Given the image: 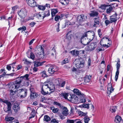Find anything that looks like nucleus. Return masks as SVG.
Instances as JSON below:
<instances>
[{"label":"nucleus","instance_id":"f8f14e48","mask_svg":"<svg viewBox=\"0 0 123 123\" xmlns=\"http://www.w3.org/2000/svg\"><path fill=\"white\" fill-rule=\"evenodd\" d=\"M41 52L38 53L36 54L37 56L39 59L43 58L44 56L43 49L41 47Z\"/></svg>","mask_w":123,"mask_h":123},{"label":"nucleus","instance_id":"412c9836","mask_svg":"<svg viewBox=\"0 0 123 123\" xmlns=\"http://www.w3.org/2000/svg\"><path fill=\"white\" fill-rule=\"evenodd\" d=\"M122 121L121 117L120 116H117L116 117L114 121L115 123H119Z\"/></svg>","mask_w":123,"mask_h":123},{"label":"nucleus","instance_id":"7ed1b4c3","mask_svg":"<svg viewBox=\"0 0 123 123\" xmlns=\"http://www.w3.org/2000/svg\"><path fill=\"white\" fill-rule=\"evenodd\" d=\"M29 75L26 74L23 76H21L20 78H18L16 80L13 82V84L10 86L11 88L12 89H16L18 88L19 86V85L22 82L23 79L28 80V77Z\"/></svg>","mask_w":123,"mask_h":123},{"label":"nucleus","instance_id":"5701e85b","mask_svg":"<svg viewBox=\"0 0 123 123\" xmlns=\"http://www.w3.org/2000/svg\"><path fill=\"white\" fill-rule=\"evenodd\" d=\"M95 48L96 45L95 43H91L89 46V49L90 51H92L94 50Z\"/></svg>","mask_w":123,"mask_h":123},{"label":"nucleus","instance_id":"6e6552de","mask_svg":"<svg viewBox=\"0 0 123 123\" xmlns=\"http://www.w3.org/2000/svg\"><path fill=\"white\" fill-rule=\"evenodd\" d=\"M120 60L119 59H118V61L117 62L116 64L117 70L116 73V75L115 77V80L116 81L118 79V75L119 73V69L120 66Z\"/></svg>","mask_w":123,"mask_h":123},{"label":"nucleus","instance_id":"58836bf2","mask_svg":"<svg viewBox=\"0 0 123 123\" xmlns=\"http://www.w3.org/2000/svg\"><path fill=\"white\" fill-rule=\"evenodd\" d=\"M73 95H71L69 94H68L67 96V99H68V100L71 101Z\"/></svg>","mask_w":123,"mask_h":123},{"label":"nucleus","instance_id":"6e6d98bb","mask_svg":"<svg viewBox=\"0 0 123 123\" xmlns=\"http://www.w3.org/2000/svg\"><path fill=\"white\" fill-rule=\"evenodd\" d=\"M51 122L53 123H58V120H56L55 119H54L52 120L51 121Z\"/></svg>","mask_w":123,"mask_h":123},{"label":"nucleus","instance_id":"de8ad7c7","mask_svg":"<svg viewBox=\"0 0 123 123\" xmlns=\"http://www.w3.org/2000/svg\"><path fill=\"white\" fill-rule=\"evenodd\" d=\"M105 24L107 26L110 23H111V21L107 19L105 21Z\"/></svg>","mask_w":123,"mask_h":123},{"label":"nucleus","instance_id":"680f3d73","mask_svg":"<svg viewBox=\"0 0 123 123\" xmlns=\"http://www.w3.org/2000/svg\"><path fill=\"white\" fill-rule=\"evenodd\" d=\"M7 69L9 71L11 69V67L9 65H7L6 67Z\"/></svg>","mask_w":123,"mask_h":123},{"label":"nucleus","instance_id":"f704fd0d","mask_svg":"<svg viewBox=\"0 0 123 123\" xmlns=\"http://www.w3.org/2000/svg\"><path fill=\"white\" fill-rule=\"evenodd\" d=\"M84 120L85 123H88V122L90 120V119L88 116H86L84 118Z\"/></svg>","mask_w":123,"mask_h":123},{"label":"nucleus","instance_id":"f257e3e1","mask_svg":"<svg viewBox=\"0 0 123 123\" xmlns=\"http://www.w3.org/2000/svg\"><path fill=\"white\" fill-rule=\"evenodd\" d=\"M95 33L93 31H89L84 32L81 37V42L84 45H87L94 38Z\"/></svg>","mask_w":123,"mask_h":123},{"label":"nucleus","instance_id":"39448f33","mask_svg":"<svg viewBox=\"0 0 123 123\" xmlns=\"http://www.w3.org/2000/svg\"><path fill=\"white\" fill-rule=\"evenodd\" d=\"M0 101L6 104L7 105V108L4 107V110L5 112L9 113L10 112L12 107V105L11 103L8 100H3L1 99H0Z\"/></svg>","mask_w":123,"mask_h":123},{"label":"nucleus","instance_id":"13d9d810","mask_svg":"<svg viewBox=\"0 0 123 123\" xmlns=\"http://www.w3.org/2000/svg\"><path fill=\"white\" fill-rule=\"evenodd\" d=\"M74 121L73 120H69L67 121V123H74Z\"/></svg>","mask_w":123,"mask_h":123},{"label":"nucleus","instance_id":"09e8293b","mask_svg":"<svg viewBox=\"0 0 123 123\" xmlns=\"http://www.w3.org/2000/svg\"><path fill=\"white\" fill-rule=\"evenodd\" d=\"M10 94L11 95H13L16 94V92L11 90H10Z\"/></svg>","mask_w":123,"mask_h":123},{"label":"nucleus","instance_id":"4468645a","mask_svg":"<svg viewBox=\"0 0 123 123\" xmlns=\"http://www.w3.org/2000/svg\"><path fill=\"white\" fill-rule=\"evenodd\" d=\"M13 109L16 112H17L20 110V107L18 103H15L13 106Z\"/></svg>","mask_w":123,"mask_h":123},{"label":"nucleus","instance_id":"dca6fc26","mask_svg":"<svg viewBox=\"0 0 123 123\" xmlns=\"http://www.w3.org/2000/svg\"><path fill=\"white\" fill-rule=\"evenodd\" d=\"M108 93L110 94L113 91L114 89L113 88L111 84H108Z\"/></svg>","mask_w":123,"mask_h":123},{"label":"nucleus","instance_id":"2eb2a0df","mask_svg":"<svg viewBox=\"0 0 123 123\" xmlns=\"http://www.w3.org/2000/svg\"><path fill=\"white\" fill-rule=\"evenodd\" d=\"M73 92L75 93L78 96H83L84 95L81 93V92L77 89H74L73 90Z\"/></svg>","mask_w":123,"mask_h":123},{"label":"nucleus","instance_id":"c756f323","mask_svg":"<svg viewBox=\"0 0 123 123\" xmlns=\"http://www.w3.org/2000/svg\"><path fill=\"white\" fill-rule=\"evenodd\" d=\"M50 108L51 110H52L53 112L54 113L57 112L59 110L57 108H55L54 107H51Z\"/></svg>","mask_w":123,"mask_h":123},{"label":"nucleus","instance_id":"e433bc0d","mask_svg":"<svg viewBox=\"0 0 123 123\" xmlns=\"http://www.w3.org/2000/svg\"><path fill=\"white\" fill-rule=\"evenodd\" d=\"M5 69H3L1 70V73H2L3 74L1 75H0V77H1V78L5 76L6 75V73L5 72Z\"/></svg>","mask_w":123,"mask_h":123},{"label":"nucleus","instance_id":"774afa93","mask_svg":"<svg viewBox=\"0 0 123 123\" xmlns=\"http://www.w3.org/2000/svg\"><path fill=\"white\" fill-rule=\"evenodd\" d=\"M34 40V39H33L31 40L29 43V45H31L33 43Z\"/></svg>","mask_w":123,"mask_h":123},{"label":"nucleus","instance_id":"c85d7f7f","mask_svg":"<svg viewBox=\"0 0 123 123\" xmlns=\"http://www.w3.org/2000/svg\"><path fill=\"white\" fill-rule=\"evenodd\" d=\"M117 108L116 106H112L110 107V110L112 112H115L116 111Z\"/></svg>","mask_w":123,"mask_h":123},{"label":"nucleus","instance_id":"ddd939ff","mask_svg":"<svg viewBox=\"0 0 123 123\" xmlns=\"http://www.w3.org/2000/svg\"><path fill=\"white\" fill-rule=\"evenodd\" d=\"M27 1V3L28 5L31 7H35L37 6V5L34 0H26Z\"/></svg>","mask_w":123,"mask_h":123},{"label":"nucleus","instance_id":"4c0bfd02","mask_svg":"<svg viewBox=\"0 0 123 123\" xmlns=\"http://www.w3.org/2000/svg\"><path fill=\"white\" fill-rule=\"evenodd\" d=\"M38 7L39 9L42 10H44L45 9V6L38 5Z\"/></svg>","mask_w":123,"mask_h":123},{"label":"nucleus","instance_id":"bb28decb","mask_svg":"<svg viewBox=\"0 0 123 123\" xmlns=\"http://www.w3.org/2000/svg\"><path fill=\"white\" fill-rule=\"evenodd\" d=\"M98 14V13L97 12L92 11L91 13L90 14V15L91 17H94L97 16Z\"/></svg>","mask_w":123,"mask_h":123},{"label":"nucleus","instance_id":"0eeeda50","mask_svg":"<svg viewBox=\"0 0 123 123\" xmlns=\"http://www.w3.org/2000/svg\"><path fill=\"white\" fill-rule=\"evenodd\" d=\"M27 11L25 9H21L18 12V14L21 18H24L27 15Z\"/></svg>","mask_w":123,"mask_h":123},{"label":"nucleus","instance_id":"3c124183","mask_svg":"<svg viewBox=\"0 0 123 123\" xmlns=\"http://www.w3.org/2000/svg\"><path fill=\"white\" fill-rule=\"evenodd\" d=\"M80 103H84L86 102V100L84 98H83L80 99Z\"/></svg>","mask_w":123,"mask_h":123},{"label":"nucleus","instance_id":"0e129e2a","mask_svg":"<svg viewBox=\"0 0 123 123\" xmlns=\"http://www.w3.org/2000/svg\"><path fill=\"white\" fill-rule=\"evenodd\" d=\"M30 89V91L31 93H34V92H35L34 91V90L33 88H31Z\"/></svg>","mask_w":123,"mask_h":123},{"label":"nucleus","instance_id":"1a4fd4ad","mask_svg":"<svg viewBox=\"0 0 123 123\" xmlns=\"http://www.w3.org/2000/svg\"><path fill=\"white\" fill-rule=\"evenodd\" d=\"M58 70L57 67L55 66H50L49 68L48 71L50 74H53Z\"/></svg>","mask_w":123,"mask_h":123},{"label":"nucleus","instance_id":"6ab92c4d","mask_svg":"<svg viewBox=\"0 0 123 123\" xmlns=\"http://www.w3.org/2000/svg\"><path fill=\"white\" fill-rule=\"evenodd\" d=\"M63 111L62 112V114L63 115L65 116H66L68 114V110L66 107L63 106L62 108Z\"/></svg>","mask_w":123,"mask_h":123},{"label":"nucleus","instance_id":"473e14b6","mask_svg":"<svg viewBox=\"0 0 123 123\" xmlns=\"http://www.w3.org/2000/svg\"><path fill=\"white\" fill-rule=\"evenodd\" d=\"M37 94L35 92L34 93H31L30 96L31 98H36L37 97Z\"/></svg>","mask_w":123,"mask_h":123},{"label":"nucleus","instance_id":"f03ea898","mask_svg":"<svg viewBox=\"0 0 123 123\" xmlns=\"http://www.w3.org/2000/svg\"><path fill=\"white\" fill-rule=\"evenodd\" d=\"M55 86L54 84L50 81L46 82L44 83L42 86L41 92L43 95H45L48 94V91H50L51 93L54 92Z\"/></svg>","mask_w":123,"mask_h":123},{"label":"nucleus","instance_id":"49530a36","mask_svg":"<svg viewBox=\"0 0 123 123\" xmlns=\"http://www.w3.org/2000/svg\"><path fill=\"white\" fill-rule=\"evenodd\" d=\"M71 24V23L69 21H67L65 23V27H68L69 25Z\"/></svg>","mask_w":123,"mask_h":123},{"label":"nucleus","instance_id":"423d86ee","mask_svg":"<svg viewBox=\"0 0 123 123\" xmlns=\"http://www.w3.org/2000/svg\"><path fill=\"white\" fill-rule=\"evenodd\" d=\"M27 90L25 89H21L17 91V95L18 97H20L21 98H25L27 95Z\"/></svg>","mask_w":123,"mask_h":123},{"label":"nucleus","instance_id":"4be33fe9","mask_svg":"<svg viewBox=\"0 0 123 123\" xmlns=\"http://www.w3.org/2000/svg\"><path fill=\"white\" fill-rule=\"evenodd\" d=\"M58 10L57 9H54L51 10V14L52 17H53L55 16V14L58 12Z\"/></svg>","mask_w":123,"mask_h":123},{"label":"nucleus","instance_id":"864d4df0","mask_svg":"<svg viewBox=\"0 0 123 123\" xmlns=\"http://www.w3.org/2000/svg\"><path fill=\"white\" fill-rule=\"evenodd\" d=\"M60 24L59 23H58L57 25L56 26V31L57 32H58L60 30H59Z\"/></svg>","mask_w":123,"mask_h":123},{"label":"nucleus","instance_id":"5fc2aeb1","mask_svg":"<svg viewBox=\"0 0 123 123\" xmlns=\"http://www.w3.org/2000/svg\"><path fill=\"white\" fill-rule=\"evenodd\" d=\"M68 62V59H65L63 61V63L65 64Z\"/></svg>","mask_w":123,"mask_h":123},{"label":"nucleus","instance_id":"4d7b16f0","mask_svg":"<svg viewBox=\"0 0 123 123\" xmlns=\"http://www.w3.org/2000/svg\"><path fill=\"white\" fill-rule=\"evenodd\" d=\"M89 104H84L83 106V107L85 108H88L89 107Z\"/></svg>","mask_w":123,"mask_h":123},{"label":"nucleus","instance_id":"9d476101","mask_svg":"<svg viewBox=\"0 0 123 123\" xmlns=\"http://www.w3.org/2000/svg\"><path fill=\"white\" fill-rule=\"evenodd\" d=\"M62 81L60 78H58L55 80V82L60 87H63L65 84V82L64 81L62 82Z\"/></svg>","mask_w":123,"mask_h":123},{"label":"nucleus","instance_id":"c9c22d12","mask_svg":"<svg viewBox=\"0 0 123 123\" xmlns=\"http://www.w3.org/2000/svg\"><path fill=\"white\" fill-rule=\"evenodd\" d=\"M91 78V76H86V79L85 80V81L87 82H89L90 81Z\"/></svg>","mask_w":123,"mask_h":123},{"label":"nucleus","instance_id":"bf43d9fd","mask_svg":"<svg viewBox=\"0 0 123 123\" xmlns=\"http://www.w3.org/2000/svg\"><path fill=\"white\" fill-rule=\"evenodd\" d=\"M22 65H18L17 67V70H18L20 69H21L22 68Z\"/></svg>","mask_w":123,"mask_h":123},{"label":"nucleus","instance_id":"72a5a7b5","mask_svg":"<svg viewBox=\"0 0 123 123\" xmlns=\"http://www.w3.org/2000/svg\"><path fill=\"white\" fill-rule=\"evenodd\" d=\"M43 14V12L41 13L39 12L38 14H37V17L38 18H42L43 19L44 18H43V16H42Z\"/></svg>","mask_w":123,"mask_h":123},{"label":"nucleus","instance_id":"f3484780","mask_svg":"<svg viewBox=\"0 0 123 123\" xmlns=\"http://www.w3.org/2000/svg\"><path fill=\"white\" fill-rule=\"evenodd\" d=\"M78 99L76 95H74L71 102L75 103H78Z\"/></svg>","mask_w":123,"mask_h":123},{"label":"nucleus","instance_id":"338daca9","mask_svg":"<svg viewBox=\"0 0 123 123\" xmlns=\"http://www.w3.org/2000/svg\"><path fill=\"white\" fill-rule=\"evenodd\" d=\"M103 46L104 47H106V48H107L110 46V44H109V45H107L106 44H103Z\"/></svg>","mask_w":123,"mask_h":123},{"label":"nucleus","instance_id":"37998d69","mask_svg":"<svg viewBox=\"0 0 123 123\" xmlns=\"http://www.w3.org/2000/svg\"><path fill=\"white\" fill-rule=\"evenodd\" d=\"M41 74H42V76L43 77L47 76V74H46V71H44L41 73Z\"/></svg>","mask_w":123,"mask_h":123},{"label":"nucleus","instance_id":"e2e57ef3","mask_svg":"<svg viewBox=\"0 0 123 123\" xmlns=\"http://www.w3.org/2000/svg\"><path fill=\"white\" fill-rule=\"evenodd\" d=\"M18 8L17 6H15L12 7V10L13 11H14Z\"/></svg>","mask_w":123,"mask_h":123},{"label":"nucleus","instance_id":"a18cd8bd","mask_svg":"<svg viewBox=\"0 0 123 123\" xmlns=\"http://www.w3.org/2000/svg\"><path fill=\"white\" fill-rule=\"evenodd\" d=\"M64 97L66 99L67 98V96L68 94L67 93H63L62 94Z\"/></svg>","mask_w":123,"mask_h":123},{"label":"nucleus","instance_id":"603ef678","mask_svg":"<svg viewBox=\"0 0 123 123\" xmlns=\"http://www.w3.org/2000/svg\"><path fill=\"white\" fill-rule=\"evenodd\" d=\"M36 23L34 22H32L30 24V25L31 27H33L36 24Z\"/></svg>","mask_w":123,"mask_h":123},{"label":"nucleus","instance_id":"a211bd4d","mask_svg":"<svg viewBox=\"0 0 123 123\" xmlns=\"http://www.w3.org/2000/svg\"><path fill=\"white\" fill-rule=\"evenodd\" d=\"M115 15L110 16V20L111 23H112L113 22H115L117 20V18L116 16H117V14L115 13Z\"/></svg>","mask_w":123,"mask_h":123},{"label":"nucleus","instance_id":"cd10ccee","mask_svg":"<svg viewBox=\"0 0 123 123\" xmlns=\"http://www.w3.org/2000/svg\"><path fill=\"white\" fill-rule=\"evenodd\" d=\"M43 63V62H36L34 64V66L35 67H37L40 66H42V64Z\"/></svg>","mask_w":123,"mask_h":123},{"label":"nucleus","instance_id":"a19ab883","mask_svg":"<svg viewBox=\"0 0 123 123\" xmlns=\"http://www.w3.org/2000/svg\"><path fill=\"white\" fill-rule=\"evenodd\" d=\"M70 32H71L70 31L68 32L67 33L66 36V37L69 40H71V37L72 36V35H68L69 33Z\"/></svg>","mask_w":123,"mask_h":123},{"label":"nucleus","instance_id":"b1692460","mask_svg":"<svg viewBox=\"0 0 123 123\" xmlns=\"http://www.w3.org/2000/svg\"><path fill=\"white\" fill-rule=\"evenodd\" d=\"M59 1L63 5H67L69 3L68 0H59Z\"/></svg>","mask_w":123,"mask_h":123},{"label":"nucleus","instance_id":"052dcab7","mask_svg":"<svg viewBox=\"0 0 123 123\" xmlns=\"http://www.w3.org/2000/svg\"><path fill=\"white\" fill-rule=\"evenodd\" d=\"M100 8H101L102 9H105V6L104 5H102L100 7Z\"/></svg>","mask_w":123,"mask_h":123},{"label":"nucleus","instance_id":"aec40b11","mask_svg":"<svg viewBox=\"0 0 123 123\" xmlns=\"http://www.w3.org/2000/svg\"><path fill=\"white\" fill-rule=\"evenodd\" d=\"M100 23L99 18H94V23L93 25L94 27H96Z\"/></svg>","mask_w":123,"mask_h":123},{"label":"nucleus","instance_id":"c03bdc74","mask_svg":"<svg viewBox=\"0 0 123 123\" xmlns=\"http://www.w3.org/2000/svg\"><path fill=\"white\" fill-rule=\"evenodd\" d=\"M61 18L60 16L56 15L55 17V21H57L60 19Z\"/></svg>","mask_w":123,"mask_h":123},{"label":"nucleus","instance_id":"7c9ffc66","mask_svg":"<svg viewBox=\"0 0 123 123\" xmlns=\"http://www.w3.org/2000/svg\"><path fill=\"white\" fill-rule=\"evenodd\" d=\"M53 104L54 105H56L59 106V107L62 109V108L63 106L61 105V104L59 103L56 101H54L53 103Z\"/></svg>","mask_w":123,"mask_h":123},{"label":"nucleus","instance_id":"69168bd1","mask_svg":"<svg viewBox=\"0 0 123 123\" xmlns=\"http://www.w3.org/2000/svg\"><path fill=\"white\" fill-rule=\"evenodd\" d=\"M79 51H75V54L74 55L75 56H77L78 54H79Z\"/></svg>","mask_w":123,"mask_h":123},{"label":"nucleus","instance_id":"79ce46f5","mask_svg":"<svg viewBox=\"0 0 123 123\" xmlns=\"http://www.w3.org/2000/svg\"><path fill=\"white\" fill-rule=\"evenodd\" d=\"M24 61V63L25 64H26L27 65L31 64V63L30 62L28 61L27 60V59H25L23 60Z\"/></svg>","mask_w":123,"mask_h":123},{"label":"nucleus","instance_id":"20e7f679","mask_svg":"<svg viewBox=\"0 0 123 123\" xmlns=\"http://www.w3.org/2000/svg\"><path fill=\"white\" fill-rule=\"evenodd\" d=\"M75 66L77 68H82L84 66V62L82 59H76L74 62Z\"/></svg>","mask_w":123,"mask_h":123},{"label":"nucleus","instance_id":"9b49d317","mask_svg":"<svg viewBox=\"0 0 123 123\" xmlns=\"http://www.w3.org/2000/svg\"><path fill=\"white\" fill-rule=\"evenodd\" d=\"M87 18L86 16H85L83 14H82L78 17L77 20L80 22H82L86 21Z\"/></svg>","mask_w":123,"mask_h":123},{"label":"nucleus","instance_id":"8fccbe9b","mask_svg":"<svg viewBox=\"0 0 123 123\" xmlns=\"http://www.w3.org/2000/svg\"><path fill=\"white\" fill-rule=\"evenodd\" d=\"M30 57L32 59H34L35 56L33 53L32 52L31 53Z\"/></svg>","mask_w":123,"mask_h":123},{"label":"nucleus","instance_id":"2f4dec72","mask_svg":"<svg viewBox=\"0 0 123 123\" xmlns=\"http://www.w3.org/2000/svg\"><path fill=\"white\" fill-rule=\"evenodd\" d=\"M5 119L7 121H10L12 122V121L14 119V118L12 117H6Z\"/></svg>","mask_w":123,"mask_h":123},{"label":"nucleus","instance_id":"a878e982","mask_svg":"<svg viewBox=\"0 0 123 123\" xmlns=\"http://www.w3.org/2000/svg\"><path fill=\"white\" fill-rule=\"evenodd\" d=\"M51 118L50 117L47 115H46L44 116L43 119V120L46 122H48L49 121H50Z\"/></svg>","mask_w":123,"mask_h":123},{"label":"nucleus","instance_id":"ea45409f","mask_svg":"<svg viewBox=\"0 0 123 123\" xmlns=\"http://www.w3.org/2000/svg\"><path fill=\"white\" fill-rule=\"evenodd\" d=\"M113 8L112 7H109L107 9L106 12L108 14L110 13L111 12Z\"/></svg>","mask_w":123,"mask_h":123},{"label":"nucleus","instance_id":"393cba45","mask_svg":"<svg viewBox=\"0 0 123 123\" xmlns=\"http://www.w3.org/2000/svg\"><path fill=\"white\" fill-rule=\"evenodd\" d=\"M43 13V18L45 17L48 16L50 15V11L49 10H48L44 12Z\"/></svg>","mask_w":123,"mask_h":123}]
</instances>
